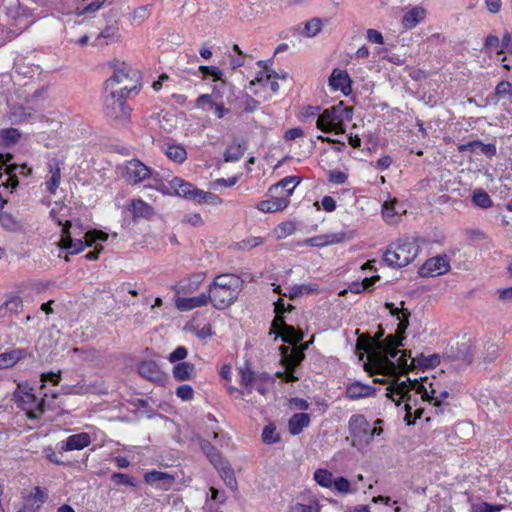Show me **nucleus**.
Returning a JSON list of instances; mask_svg holds the SVG:
<instances>
[{
    "label": "nucleus",
    "mask_w": 512,
    "mask_h": 512,
    "mask_svg": "<svg viewBox=\"0 0 512 512\" xmlns=\"http://www.w3.org/2000/svg\"><path fill=\"white\" fill-rule=\"evenodd\" d=\"M187 355V349L183 346H179L172 353H170L168 359L170 362L182 361L187 357Z\"/></svg>",
    "instance_id": "nucleus-61"
},
{
    "label": "nucleus",
    "mask_w": 512,
    "mask_h": 512,
    "mask_svg": "<svg viewBox=\"0 0 512 512\" xmlns=\"http://www.w3.org/2000/svg\"><path fill=\"white\" fill-rule=\"evenodd\" d=\"M472 202L480 208H488L492 205L490 196L483 190H476L472 196Z\"/></svg>",
    "instance_id": "nucleus-52"
},
{
    "label": "nucleus",
    "mask_w": 512,
    "mask_h": 512,
    "mask_svg": "<svg viewBox=\"0 0 512 512\" xmlns=\"http://www.w3.org/2000/svg\"><path fill=\"white\" fill-rule=\"evenodd\" d=\"M412 387L416 394H419L423 401H427L435 407L439 391L436 389L428 390L423 384L419 383L416 379L413 380Z\"/></svg>",
    "instance_id": "nucleus-43"
},
{
    "label": "nucleus",
    "mask_w": 512,
    "mask_h": 512,
    "mask_svg": "<svg viewBox=\"0 0 512 512\" xmlns=\"http://www.w3.org/2000/svg\"><path fill=\"white\" fill-rule=\"evenodd\" d=\"M170 187L178 196L195 200L198 203H215L218 199L215 194L200 190L191 183L178 177H175L170 181Z\"/></svg>",
    "instance_id": "nucleus-8"
},
{
    "label": "nucleus",
    "mask_w": 512,
    "mask_h": 512,
    "mask_svg": "<svg viewBox=\"0 0 512 512\" xmlns=\"http://www.w3.org/2000/svg\"><path fill=\"white\" fill-rule=\"evenodd\" d=\"M13 156L10 154L2 155L0 154V180L4 175L7 176L6 182H3L2 185L6 188L14 189L18 185V178L15 171L19 168L18 165L10 163ZM20 173L23 175H29L31 173V169L26 165L20 166Z\"/></svg>",
    "instance_id": "nucleus-9"
},
{
    "label": "nucleus",
    "mask_w": 512,
    "mask_h": 512,
    "mask_svg": "<svg viewBox=\"0 0 512 512\" xmlns=\"http://www.w3.org/2000/svg\"><path fill=\"white\" fill-rule=\"evenodd\" d=\"M509 42H510V36L508 34L504 35L501 43H500L498 37H496L494 35H489L485 41V48L488 51V53H490V54L495 53L497 61L501 62L503 64V67L507 70L510 69V65H509V63L506 62V60H507L506 56L503 55L504 54L503 47H507Z\"/></svg>",
    "instance_id": "nucleus-20"
},
{
    "label": "nucleus",
    "mask_w": 512,
    "mask_h": 512,
    "mask_svg": "<svg viewBox=\"0 0 512 512\" xmlns=\"http://www.w3.org/2000/svg\"><path fill=\"white\" fill-rule=\"evenodd\" d=\"M208 303H210L208 292L194 297H180L175 302L177 309L183 312L205 306Z\"/></svg>",
    "instance_id": "nucleus-26"
},
{
    "label": "nucleus",
    "mask_w": 512,
    "mask_h": 512,
    "mask_svg": "<svg viewBox=\"0 0 512 512\" xmlns=\"http://www.w3.org/2000/svg\"><path fill=\"white\" fill-rule=\"evenodd\" d=\"M182 222L190 224L192 226H201L203 224L202 217L199 213L186 214Z\"/></svg>",
    "instance_id": "nucleus-63"
},
{
    "label": "nucleus",
    "mask_w": 512,
    "mask_h": 512,
    "mask_svg": "<svg viewBox=\"0 0 512 512\" xmlns=\"http://www.w3.org/2000/svg\"><path fill=\"white\" fill-rule=\"evenodd\" d=\"M47 167L50 176L46 181V187L51 194H55L61 181L60 163L57 158H51L47 162Z\"/></svg>",
    "instance_id": "nucleus-28"
},
{
    "label": "nucleus",
    "mask_w": 512,
    "mask_h": 512,
    "mask_svg": "<svg viewBox=\"0 0 512 512\" xmlns=\"http://www.w3.org/2000/svg\"><path fill=\"white\" fill-rule=\"evenodd\" d=\"M405 212L406 210L398 203L396 198L385 201L382 205V216L389 224L397 223Z\"/></svg>",
    "instance_id": "nucleus-25"
},
{
    "label": "nucleus",
    "mask_w": 512,
    "mask_h": 512,
    "mask_svg": "<svg viewBox=\"0 0 512 512\" xmlns=\"http://www.w3.org/2000/svg\"><path fill=\"white\" fill-rule=\"evenodd\" d=\"M25 498H27L28 501L34 503L38 508H40L47 499V493L41 487L36 486L33 489V492L30 495L26 496Z\"/></svg>",
    "instance_id": "nucleus-54"
},
{
    "label": "nucleus",
    "mask_w": 512,
    "mask_h": 512,
    "mask_svg": "<svg viewBox=\"0 0 512 512\" xmlns=\"http://www.w3.org/2000/svg\"><path fill=\"white\" fill-rule=\"evenodd\" d=\"M172 373L177 381L190 380L195 374V365L189 362H179L174 365Z\"/></svg>",
    "instance_id": "nucleus-36"
},
{
    "label": "nucleus",
    "mask_w": 512,
    "mask_h": 512,
    "mask_svg": "<svg viewBox=\"0 0 512 512\" xmlns=\"http://www.w3.org/2000/svg\"><path fill=\"white\" fill-rule=\"evenodd\" d=\"M375 393V388L370 385L362 384L361 382H353L346 388V397L349 399H360L370 397Z\"/></svg>",
    "instance_id": "nucleus-31"
},
{
    "label": "nucleus",
    "mask_w": 512,
    "mask_h": 512,
    "mask_svg": "<svg viewBox=\"0 0 512 512\" xmlns=\"http://www.w3.org/2000/svg\"><path fill=\"white\" fill-rule=\"evenodd\" d=\"M318 291V285L317 284H301V285H294L290 288V292L288 297L290 299H295L299 296H302L303 294H311L316 293Z\"/></svg>",
    "instance_id": "nucleus-48"
},
{
    "label": "nucleus",
    "mask_w": 512,
    "mask_h": 512,
    "mask_svg": "<svg viewBox=\"0 0 512 512\" xmlns=\"http://www.w3.org/2000/svg\"><path fill=\"white\" fill-rule=\"evenodd\" d=\"M449 397V392L447 390H441L437 396V402L435 404V413L441 414L444 412V400Z\"/></svg>",
    "instance_id": "nucleus-62"
},
{
    "label": "nucleus",
    "mask_w": 512,
    "mask_h": 512,
    "mask_svg": "<svg viewBox=\"0 0 512 512\" xmlns=\"http://www.w3.org/2000/svg\"><path fill=\"white\" fill-rule=\"evenodd\" d=\"M323 24L321 19L319 18H312L311 20L307 21L303 27V30L301 31V34L305 37H315L318 35L322 30Z\"/></svg>",
    "instance_id": "nucleus-47"
},
{
    "label": "nucleus",
    "mask_w": 512,
    "mask_h": 512,
    "mask_svg": "<svg viewBox=\"0 0 512 512\" xmlns=\"http://www.w3.org/2000/svg\"><path fill=\"white\" fill-rule=\"evenodd\" d=\"M20 132L15 128L3 129L0 131V139L5 145L16 143L20 139Z\"/></svg>",
    "instance_id": "nucleus-50"
},
{
    "label": "nucleus",
    "mask_w": 512,
    "mask_h": 512,
    "mask_svg": "<svg viewBox=\"0 0 512 512\" xmlns=\"http://www.w3.org/2000/svg\"><path fill=\"white\" fill-rule=\"evenodd\" d=\"M450 269L449 261L446 256H437L426 260L419 269L422 277H435L442 275Z\"/></svg>",
    "instance_id": "nucleus-17"
},
{
    "label": "nucleus",
    "mask_w": 512,
    "mask_h": 512,
    "mask_svg": "<svg viewBox=\"0 0 512 512\" xmlns=\"http://www.w3.org/2000/svg\"><path fill=\"white\" fill-rule=\"evenodd\" d=\"M300 178L297 176H287L281 179L278 183L272 185L269 188V192L272 196L287 197L289 200L293 194L294 189L300 183Z\"/></svg>",
    "instance_id": "nucleus-24"
},
{
    "label": "nucleus",
    "mask_w": 512,
    "mask_h": 512,
    "mask_svg": "<svg viewBox=\"0 0 512 512\" xmlns=\"http://www.w3.org/2000/svg\"><path fill=\"white\" fill-rule=\"evenodd\" d=\"M243 284V280L238 275L232 273L217 275L207 289L210 303L217 310L230 307L238 299L243 290Z\"/></svg>",
    "instance_id": "nucleus-2"
},
{
    "label": "nucleus",
    "mask_w": 512,
    "mask_h": 512,
    "mask_svg": "<svg viewBox=\"0 0 512 512\" xmlns=\"http://www.w3.org/2000/svg\"><path fill=\"white\" fill-rule=\"evenodd\" d=\"M460 151H471L478 154H484L488 157L495 155L496 147L493 144H484L480 141H472L459 147Z\"/></svg>",
    "instance_id": "nucleus-34"
},
{
    "label": "nucleus",
    "mask_w": 512,
    "mask_h": 512,
    "mask_svg": "<svg viewBox=\"0 0 512 512\" xmlns=\"http://www.w3.org/2000/svg\"><path fill=\"white\" fill-rule=\"evenodd\" d=\"M199 445L210 463L219 471L226 485L232 489L235 488L237 481L234 472L221 452L207 440L202 439Z\"/></svg>",
    "instance_id": "nucleus-7"
},
{
    "label": "nucleus",
    "mask_w": 512,
    "mask_h": 512,
    "mask_svg": "<svg viewBox=\"0 0 512 512\" xmlns=\"http://www.w3.org/2000/svg\"><path fill=\"white\" fill-rule=\"evenodd\" d=\"M32 118V112L29 107L23 105H11L10 120L13 123H22Z\"/></svg>",
    "instance_id": "nucleus-44"
},
{
    "label": "nucleus",
    "mask_w": 512,
    "mask_h": 512,
    "mask_svg": "<svg viewBox=\"0 0 512 512\" xmlns=\"http://www.w3.org/2000/svg\"><path fill=\"white\" fill-rule=\"evenodd\" d=\"M396 371L393 374H383L384 376L394 377L400 372H407L411 368L420 367L423 369L429 368L427 357L420 354L414 358L411 357V351L403 350L402 355L394 362Z\"/></svg>",
    "instance_id": "nucleus-14"
},
{
    "label": "nucleus",
    "mask_w": 512,
    "mask_h": 512,
    "mask_svg": "<svg viewBox=\"0 0 512 512\" xmlns=\"http://www.w3.org/2000/svg\"><path fill=\"white\" fill-rule=\"evenodd\" d=\"M385 308L390 311L399 321L395 334L386 337L384 342H375L370 338L363 343L362 339L358 342V349H363L368 357V365L372 367L373 374H393L396 371V365L392 358H395L400 346H403L404 334L409 326L410 313L397 308L393 303L386 302ZM367 368V364H365Z\"/></svg>",
    "instance_id": "nucleus-1"
},
{
    "label": "nucleus",
    "mask_w": 512,
    "mask_h": 512,
    "mask_svg": "<svg viewBox=\"0 0 512 512\" xmlns=\"http://www.w3.org/2000/svg\"><path fill=\"white\" fill-rule=\"evenodd\" d=\"M111 480L116 485H126V486H135L136 485L134 478H132L129 475L124 474V473L114 472L111 475Z\"/></svg>",
    "instance_id": "nucleus-55"
},
{
    "label": "nucleus",
    "mask_w": 512,
    "mask_h": 512,
    "mask_svg": "<svg viewBox=\"0 0 512 512\" xmlns=\"http://www.w3.org/2000/svg\"><path fill=\"white\" fill-rule=\"evenodd\" d=\"M103 105L105 115L111 119L126 121L130 117L131 107L126 98H105Z\"/></svg>",
    "instance_id": "nucleus-12"
},
{
    "label": "nucleus",
    "mask_w": 512,
    "mask_h": 512,
    "mask_svg": "<svg viewBox=\"0 0 512 512\" xmlns=\"http://www.w3.org/2000/svg\"><path fill=\"white\" fill-rule=\"evenodd\" d=\"M281 78L282 81H287L288 74L284 73L281 77L272 71L261 72L255 79L250 81V86L261 85L264 88H269V92L278 93L279 83L277 79Z\"/></svg>",
    "instance_id": "nucleus-23"
},
{
    "label": "nucleus",
    "mask_w": 512,
    "mask_h": 512,
    "mask_svg": "<svg viewBox=\"0 0 512 512\" xmlns=\"http://www.w3.org/2000/svg\"><path fill=\"white\" fill-rule=\"evenodd\" d=\"M31 391L32 389L19 395L18 403L26 411L28 418L38 419L45 411V401L43 398L38 399Z\"/></svg>",
    "instance_id": "nucleus-13"
},
{
    "label": "nucleus",
    "mask_w": 512,
    "mask_h": 512,
    "mask_svg": "<svg viewBox=\"0 0 512 512\" xmlns=\"http://www.w3.org/2000/svg\"><path fill=\"white\" fill-rule=\"evenodd\" d=\"M289 200L287 197L273 196L272 200H263L257 204V209L262 212H276L287 207Z\"/></svg>",
    "instance_id": "nucleus-33"
},
{
    "label": "nucleus",
    "mask_w": 512,
    "mask_h": 512,
    "mask_svg": "<svg viewBox=\"0 0 512 512\" xmlns=\"http://www.w3.org/2000/svg\"><path fill=\"white\" fill-rule=\"evenodd\" d=\"M412 383L413 381L409 378L406 381H396L393 384L394 387L386 393V396L395 402L397 406H399L402 401L405 402V421L408 425L412 424L415 419L421 418L424 412L423 408H417L412 419V409L417 405V399L410 394V391L414 390Z\"/></svg>",
    "instance_id": "nucleus-6"
},
{
    "label": "nucleus",
    "mask_w": 512,
    "mask_h": 512,
    "mask_svg": "<svg viewBox=\"0 0 512 512\" xmlns=\"http://www.w3.org/2000/svg\"><path fill=\"white\" fill-rule=\"evenodd\" d=\"M348 179V175L339 170H331L328 173V180L334 184H344Z\"/></svg>",
    "instance_id": "nucleus-58"
},
{
    "label": "nucleus",
    "mask_w": 512,
    "mask_h": 512,
    "mask_svg": "<svg viewBox=\"0 0 512 512\" xmlns=\"http://www.w3.org/2000/svg\"><path fill=\"white\" fill-rule=\"evenodd\" d=\"M25 349H13L0 354V369H6L14 366L19 360L26 356Z\"/></svg>",
    "instance_id": "nucleus-32"
},
{
    "label": "nucleus",
    "mask_w": 512,
    "mask_h": 512,
    "mask_svg": "<svg viewBox=\"0 0 512 512\" xmlns=\"http://www.w3.org/2000/svg\"><path fill=\"white\" fill-rule=\"evenodd\" d=\"M54 209L51 210L50 214L54 220L57 221L59 226H62V239L60 241V247L69 250L71 254H76L84 250L85 244L81 239H73L70 235L71 222L65 221L63 223L59 218H56Z\"/></svg>",
    "instance_id": "nucleus-16"
},
{
    "label": "nucleus",
    "mask_w": 512,
    "mask_h": 512,
    "mask_svg": "<svg viewBox=\"0 0 512 512\" xmlns=\"http://www.w3.org/2000/svg\"><path fill=\"white\" fill-rule=\"evenodd\" d=\"M239 376L240 385L244 387V390L240 391L242 395L250 394L254 388L255 383L267 381L269 379V375L267 373H256L255 371L251 370L247 364L239 368Z\"/></svg>",
    "instance_id": "nucleus-18"
},
{
    "label": "nucleus",
    "mask_w": 512,
    "mask_h": 512,
    "mask_svg": "<svg viewBox=\"0 0 512 512\" xmlns=\"http://www.w3.org/2000/svg\"><path fill=\"white\" fill-rule=\"evenodd\" d=\"M333 486L336 491L342 494L351 493V484L345 477H338L334 480Z\"/></svg>",
    "instance_id": "nucleus-57"
},
{
    "label": "nucleus",
    "mask_w": 512,
    "mask_h": 512,
    "mask_svg": "<svg viewBox=\"0 0 512 512\" xmlns=\"http://www.w3.org/2000/svg\"><path fill=\"white\" fill-rule=\"evenodd\" d=\"M291 512H319V509L317 506L296 503L291 508Z\"/></svg>",
    "instance_id": "nucleus-64"
},
{
    "label": "nucleus",
    "mask_w": 512,
    "mask_h": 512,
    "mask_svg": "<svg viewBox=\"0 0 512 512\" xmlns=\"http://www.w3.org/2000/svg\"><path fill=\"white\" fill-rule=\"evenodd\" d=\"M351 83L347 71L341 69H334L328 79L331 91L341 92L344 96H349L352 93Z\"/></svg>",
    "instance_id": "nucleus-19"
},
{
    "label": "nucleus",
    "mask_w": 512,
    "mask_h": 512,
    "mask_svg": "<svg viewBox=\"0 0 512 512\" xmlns=\"http://www.w3.org/2000/svg\"><path fill=\"white\" fill-rule=\"evenodd\" d=\"M0 223L2 227L9 231H13L17 228V222L10 214H1L0 215Z\"/></svg>",
    "instance_id": "nucleus-60"
},
{
    "label": "nucleus",
    "mask_w": 512,
    "mask_h": 512,
    "mask_svg": "<svg viewBox=\"0 0 512 512\" xmlns=\"http://www.w3.org/2000/svg\"><path fill=\"white\" fill-rule=\"evenodd\" d=\"M91 443V438L88 433L82 432L69 436L61 444V449L64 451L81 450Z\"/></svg>",
    "instance_id": "nucleus-30"
},
{
    "label": "nucleus",
    "mask_w": 512,
    "mask_h": 512,
    "mask_svg": "<svg viewBox=\"0 0 512 512\" xmlns=\"http://www.w3.org/2000/svg\"><path fill=\"white\" fill-rule=\"evenodd\" d=\"M129 210L135 218H149L153 215V208L141 199L132 200Z\"/></svg>",
    "instance_id": "nucleus-37"
},
{
    "label": "nucleus",
    "mask_w": 512,
    "mask_h": 512,
    "mask_svg": "<svg viewBox=\"0 0 512 512\" xmlns=\"http://www.w3.org/2000/svg\"><path fill=\"white\" fill-rule=\"evenodd\" d=\"M262 440L265 444H274L280 440L276 427L272 423L266 425L262 432Z\"/></svg>",
    "instance_id": "nucleus-51"
},
{
    "label": "nucleus",
    "mask_w": 512,
    "mask_h": 512,
    "mask_svg": "<svg viewBox=\"0 0 512 512\" xmlns=\"http://www.w3.org/2000/svg\"><path fill=\"white\" fill-rule=\"evenodd\" d=\"M419 252V246L412 239H399L391 243L384 253V261L392 267H404L412 262Z\"/></svg>",
    "instance_id": "nucleus-5"
},
{
    "label": "nucleus",
    "mask_w": 512,
    "mask_h": 512,
    "mask_svg": "<svg viewBox=\"0 0 512 512\" xmlns=\"http://www.w3.org/2000/svg\"><path fill=\"white\" fill-rule=\"evenodd\" d=\"M426 10L421 6L409 9L402 17L401 23L404 29L410 30L424 20Z\"/></svg>",
    "instance_id": "nucleus-29"
},
{
    "label": "nucleus",
    "mask_w": 512,
    "mask_h": 512,
    "mask_svg": "<svg viewBox=\"0 0 512 512\" xmlns=\"http://www.w3.org/2000/svg\"><path fill=\"white\" fill-rule=\"evenodd\" d=\"M307 346L308 344L302 347L294 346L292 349L286 346L280 347L282 362L286 369L295 370L296 367L301 364L305 358L304 349H306Z\"/></svg>",
    "instance_id": "nucleus-21"
},
{
    "label": "nucleus",
    "mask_w": 512,
    "mask_h": 512,
    "mask_svg": "<svg viewBox=\"0 0 512 512\" xmlns=\"http://www.w3.org/2000/svg\"><path fill=\"white\" fill-rule=\"evenodd\" d=\"M103 91L107 96L139 94L141 92L140 74L129 65L122 63L105 81Z\"/></svg>",
    "instance_id": "nucleus-3"
},
{
    "label": "nucleus",
    "mask_w": 512,
    "mask_h": 512,
    "mask_svg": "<svg viewBox=\"0 0 512 512\" xmlns=\"http://www.w3.org/2000/svg\"><path fill=\"white\" fill-rule=\"evenodd\" d=\"M23 301L20 297H11L0 306V318H6L22 311Z\"/></svg>",
    "instance_id": "nucleus-38"
},
{
    "label": "nucleus",
    "mask_w": 512,
    "mask_h": 512,
    "mask_svg": "<svg viewBox=\"0 0 512 512\" xmlns=\"http://www.w3.org/2000/svg\"><path fill=\"white\" fill-rule=\"evenodd\" d=\"M314 480L322 487L329 488L333 485V475L326 469H317L314 472Z\"/></svg>",
    "instance_id": "nucleus-49"
},
{
    "label": "nucleus",
    "mask_w": 512,
    "mask_h": 512,
    "mask_svg": "<svg viewBox=\"0 0 512 512\" xmlns=\"http://www.w3.org/2000/svg\"><path fill=\"white\" fill-rule=\"evenodd\" d=\"M348 429L352 438V446L369 444V422L364 415H352L348 422Z\"/></svg>",
    "instance_id": "nucleus-10"
},
{
    "label": "nucleus",
    "mask_w": 512,
    "mask_h": 512,
    "mask_svg": "<svg viewBox=\"0 0 512 512\" xmlns=\"http://www.w3.org/2000/svg\"><path fill=\"white\" fill-rule=\"evenodd\" d=\"M272 331L280 335L283 342L296 345L304 338V333L301 330H296L293 326L287 325L283 318H276L272 322Z\"/></svg>",
    "instance_id": "nucleus-15"
},
{
    "label": "nucleus",
    "mask_w": 512,
    "mask_h": 512,
    "mask_svg": "<svg viewBox=\"0 0 512 512\" xmlns=\"http://www.w3.org/2000/svg\"><path fill=\"white\" fill-rule=\"evenodd\" d=\"M104 2L105 0H95L83 8L77 7L74 14L77 16L92 15L103 6Z\"/></svg>",
    "instance_id": "nucleus-53"
},
{
    "label": "nucleus",
    "mask_w": 512,
    "mask_h": 512,
    "mask_svg": "<svg viewBox=\"0 0 512 512\" xmlns=\"http://www.w3.org/2000/svg\"><path fill=\"white\" fill-rule=\"evenodd\" d=\"M206 277L205 272H199L191 274L182 284L180 285V291L183 293H191L196 291Z\"/></svg>",
    "instance_id": "nucleus-42"
},
{
    "label": "nucleus",
    "mask_w": 512,
    "mask_h": 512,
    "mask_svg": "<svg viewBox=\"0 0 512 512\" xmlns=\"http://www.w3.org/2000/svg\"><path fill=\"white\" fill-rule=\"evenodd\" d=\"M176 395L183 401H190L194 398V390L190 385H180L176 389Z\"/></svg>",
    "instance_id": "nucleus-56"
},
{
    "label": "nucleus",
    "mask_w": 512,
    "mask_h": 512,
    "mask_svg": "<svg viewBox=\"0 0 512 512\" xmlns=\"http://www.w3.org/2000/svg\"><path fill=\"white\" fill-rule=\"evenodd\" d=\"M310 424V416L306 413L294 414L288 423L289 432L292 435H298Z\"/></svg>",
    "instance_id": "nucleus-35"
},
{
    "label": "nucleus",
    "mask_w": 512,
    "mask_h": 512,
    "mask_svg": "<svg viewBox=\"0 0 512 512\" xmlns=\"http://www.w3.org/2000/svg\"><path fill=\"white\" fill-rule=\"evenodd\" d=\"M247 149L246 142L238 143L234 142L227 147L224 152L225 162H236L239 161Z\"/></svg>",
    "instance_id": "nucleus-39"
},
{
    "label": "nucleus",
    "mask_w": 512,
    "mask_h": 512,
    "mask_svg": "<svg viewBox=\"0 0 512 512\" xmlns=\"http://www.w3.org/2000/svg\"><path fill=\"white\" fill-rule=\"evenodd\" d=\"M123 177L130 184H138L152 177L151 169L138 159H132L125 164Z\"/></svg>",
    "instance_id": "nucleus-11"
},
{
    "label": "nucleus",
    "mask_w": 512,
    "mask_h": 512,
    "mask_svg": "<svg viewBox=\"0 0 512 512\" xmlns=\"http://www.w3.org/2000/svg\"><path fill=\"white\" fill-rule=\"evenodd\" d=\"M144 479L148 484L164 482L167 486H170L174 481V477L172 475L160 471L147 472Z\"/></svg>",
    "instance_id": "nucleus-46"
},
{
    "label": "nucleus",
    "mask_w": 512,
    "mask_h": 512,
    "mask_svg": "<svg viewBox=\"0 0 512 512\" xmlns=\"http://www.w3.org/2000/svg\"><path fill=\"white\" fill-rule=\"evenodd\" d=\"M196 106L206 111H213L218 118H222L227 112L222 104L214 103L211 98H197Z\"/></svg>",
    "instance_id": "nucleus-45"
},
{
    "label": "nucleus",
    "mask_w": 512,
    "mask_h": 512,
    "mask_svg": "<svg viewBox=\"0 0 512 512\" xmlns=\"http://www.w3.org/2000/svg\"><path fill=\"white\" fill-rule=\"evenodd\" d=\"M165 155L176 163H183L187 159L185 148L177 144H166L163 146Z\"/></svg>",
    "instance_id": "nucleus-41"
},
{
    "label": "nucleus",
    "mask_w": 512,
    "mask_h": 512,
    "mask_svg": "<svg viewBox=\"0 0 512 512\" xmlns=\"http://www.w3.org/2000/svg\"><path fill=\"white\" fill-rule=\"evenodd\" d=\"M138 373L141 377L152 382H161L163 380V374L159 365L152 360L142 361L138 365Z\"/></svg>",
    "instance_id": "nucleus-27"
},
{
    "label": "nucleus",
    "mask_w": 512,
    "mask_h": 512,
    "mask_svg": "<svg viewBox=\"0 0 512 512\" xmlns=\"http://www.w3.org/2000/svg\"><path fill=\"white\" fill-rule=\"evenodd\" d=\"M366 39L373 44H383L384 43V37L381 32H379L376 29H368L366 31Z\"/></svg>",
    "instance_id": "nucleus-59"
},
{
    "label": "nucleus",
    "mask_w": 512,
    "mask_h": 512,
    "mask_svg": "<svg viewBox=\"0 0 512 512\" xmlns=\"http://www.w3.org/2000/svg\"><path fill=\"white\" fill-rule=\"evenodd\" d=\"M449 357L453 360L461 361L464 364H470L473 360V353L469 342L461 343L455 351H451Z\"/></svg>",
    "instance_id": "nucleus-40"
},
{
    "label": "nucleus",
    "mask_w": 512,
    "mask_h": 512,
    "mask_svg": "<svg viewBox=\"0 0 512 512\" xmlns=\"http://www.w3.org/2000/svg\"><path fill=\"white\" fill-rule=\"evenodd\" d=\"M353 109L345 106L343 102L332 106L319 115L316 126L321 131L328 133L334 131L336 134L343 133L345 122L352 120Z\"/></svg>",
    "instance_id": "nucleus-4"
},
{
    "label": "nucleus",
    "mask_w": 512,
    "mask_h": 512,
    "mask_svg": "<svg viewBox=\"0 0 512 512\" xmlns=\"http://www.w3.org/2000/svg\"><path fill=\"white\" fill-rule=\"evenodd\" d=\"M200 72L202 73V78H212L213 82L216 84L214 85V91L217 94H225L227 92L233 93L231 89L226 90L227 83L225 79L223 78L224 74L221 71L220 68L216 66H200L199 67Z\"/></svg>",
    "instance_id": "nucleus-22"
}]
</instances>
